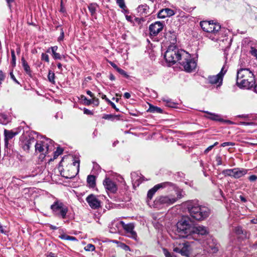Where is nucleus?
<instances>
[{"instance_id": "11", "label": "nucleus", "mask_w": 257, "mask_h": 257, "mask_svg": "<svg viewBox=\"0 0 257 257\" xmlns=\"http://www.w3.org/2000/svg\"><path fill=\"white\" fill-rule=\"evenodd\" d=\"M194 243V241H187L179 243L178 245H175L173 250L176 252H178L184 256H188L189 253V247L191 243Z\"/></svg>"}, {"instance_id": "49", "label": "nucleus", "mask_w": 257, "mask_h": 257, "mask_svg": "<svg viewBox=\"0 0 257 257\" xmlns=\"http://www.w3.org/2000/svg\"><path fill=\"white\" fill-rule=\"evenodd\" d=\"M11 54L12 57V64L14 65H16V57L15 54V51L14 50H11Z\"/></svg>"}, {"instance_id": "24", "label": "nucleus", "mask_w": 257, "mask_h": 257, "mask_svg": "<svg viewBox=\"0 0 257 257\" xmlns=\"http://www.w3.org/2000/svg\"><path fill=\"white\" fill-rule=\"evenodd\" d=\"M18 134V132H14L12 130L9 131L5 129L4 130L5 145L7 146L9 144V140L12 139Z\"/></svg>"}, {"instance_id": "38", "label": "nucleus", "mask_w": 257, "mask_h": 257, "mask_svg": "<svg viewBox=\"0 0 257 257\" xmlns=\"http://www.w3.org/2000/svg\"><path fill=\"white\" fill-rule=\"evenodd\" d=\"M163 101L165 102L166 106L168 107L172 108L177 107V103L172 101L171 99H163Z\"/></svg>"}, {"instance_id": "28", "label": "nucleus", "mask_w": 257, "mask_h": 257, "mask_svg": "<svg viewBox=\"0 0 257 257\" xmlns=\"http://www.w3.org/2000/svg\"><path fill=\"white\" fill-rule=\"evenodd\" d=\"M121 227L124 230L125 233L127 234L129 231H131L133 229H135L134 224L130 223L125 224L123 221H121Z\"/></svg>"}, {"instance_id": "19", "label": "nucleus", "mask_w": 257, "mask_h": 257, "mask_svg": "<svg viewBox=\"0 0 257 257\" xmlns=\"http://www.w3.org/2000/svg\"><path fill=\"white\" fill-rule=\"evenodd\" d=\"M86 200L92 209H97L100 206V201L93 194L88 196Z\"/></svg>"}, {"instance_id": "56", "label": "nucleus", "mask_w": 257, "mask_h": 257, "mask_svg": "<svg viewBox=\"0 0 257 257\" xmlns=\"http://www.w3.org/2000/svg\"><path fill=\"white\" fill-rule=\"evenodd\" d=\"M257 179V176L256 175H251L248 177V180L251 182H253Z\"/></svg>"}, {"instance_id": "14", "label": "nucleus", "mask_w": 257, "mask_h": 257, "mask_svg": "<svg viewBox=\"0 0 257 257\" xmlns=\"http://www.w3.org/2000/svg\"><path fill=\"white\" fill-rule=\"evenodd\" d=\"M164 23L159 21L155 22L149 26L150 34L151 36H156L163 30Z\"/></svg>"}, {"instance_id": "42", "label": "nucleus", "mask_w": 257, "mask_h": 257, "mask_svg": "<svg viewBox=\"0 0 257 257\" xmlns=\"http://www.w3.org/2000/svg\"><path fill=\"white\" fill-rule=\"evenodd\" d=\"M55 75L54 73L52 72L51 70H49V73L48 75V78L49 81L50 82H51L52 84H55Z\"/></svg>"}, {"instance_id": "40", "label": "nucleus", "mask_w": 257, "mask_h": 257, "mask_svg": "<svg viewBox=\"0 0 257 257\" xmlns=\"http://www.w3.org/2000/svg\"><path fill=\"white\" fill-rule=\"evenodd\" d=\"M63 152V149L59 147H58L56 151H55L53 153V154H54L53 158V159L51 158L50 159V161H53L55 159H56L59 155H60L61 154H62Z\"/></svg>"}, {"instance_id": "3", "label": "nucleus", "mask_w": 257, "mask_h": 257, "mask_svg": "<svg viewBox=\"0 0 257 257\" xmlns=\"http://www.w3.org/2000/svg\"><path fill=\"white\" fill-rule=\"evenodd\" d=\"M200 25L202 30L208 33L207 36L212 40H217L218 34L221 29V26L213 21H201Z\"/></svg>"}, {"instance_id": "16", "label": "nucleus", "mask_w": 257, "mask_h": 257, "mask_svg": "<svg viewBox=\"0 0 257 257\" xmlns=\"http://www.w3.org/2000/svg\"><path fill=\"white\" fill-rule=\"evenodd\" d=\"M37 134V133L36 132L31 133L28 137H26V139L22 142L21 145L24 150L28 151L31 146L35 144L36 140L33 135Z\"/></svg>"}, {"instance_id": "62", "label": "nucleus", "mask_w": 257, "mask_h": 257, "mask_svg": "<svg viewBox=\"0 0 257 257\" xmlns=\"http://www.w3.org/2000/svg\"><path fill=\"white\" fill-rule=\"evenodd\" d=\"M164 254L166 257H172L170 252H169L167 249H164Z\"/></svg>"}, {"instance_id": "55", "label": "nucleus", "mask_w": 257, "mask_h": 257, "mask_svg": "<svg viewBox=\"0 0 257 257\" xmlns=\"http://www.w3.org/2000/svg\"><path fill=\"white\" fill-rule=\"evenodd\" d=\"M10 76L11 78L17 84H20V82L16 79V77H15L13 72H11L10 73Z\"/></svg>"}, {"instance_id": "64", "label": "nucleus", "mask_w": 257, "mask_h": 257, "mask_svg": "<svg viewBox=\"0 0 257 257\" xmlns=\"http://www.w3.org/2000/svg\"><path fill=\"white\" fill-rule=\"evenodd\" d=\"M125 18L126 19V20L128 21V22H132L133 21V18L132 16H128V15H126L125 16Z\"/></svg>"}, {"instance_id": "63", "label": "nucleus", "mask_w": 257, "mask_h": 257, "mask_svg": "<svg viewBox=\"0 0 257 257\" xmlns=\"http://www.w3.org/2000/svg\"><path fill=\"white\" fill-rule=\"evenodd\" d=\"M48 226L52 230H57L58 227L51 224H48Z\"/></svg>"}, {"instance_id": "36", "label": "nucleus", "mask_w": 257, "mask_h": 257, "mask_svg": "<svg viewBox=\"0 0 257 257\" xmlns=\"http://www.w3.org/2000/svg\"><path fill=\"white\" fill-rule=\"evenodd\" d=\"M126 236L130 238L134 239L135 241H138L139 240V238L138 237L137 233L134 230V229H133L132 230H131V231H129L126 234Z\"/></svg>"}, {"instance_id": "26", "label": "nucleus", "mask_w": 257, "mask_h": 257, "mask_svg": "<svg viewBox=\"0 0 257 257\" xmlns=\"http://www.w3.org/2000/svg\"><path fill=\"white\" fill-rule=\"evenodd\" d=\"M140 16L146 17L149 13V7L146 4L140 5L137 8Z\"/></svg>"}, {"instance_id": "30", "label": "nucleus", "mask_w": 257, "mask_h": 257, "mask_svg": "<svg viewBox=\"0 0 257 257\" xmlns=\"http://www.w3.org/2000/svg\"><path fill=\"white\" fill-rule=\"evenodd\" d=\"M166 36L170 39H169L171 45H175L177 41V38L176 33L174 31H170L168 33H166Z\"/></svg>"}, {"instance_id": "60", "label": "nucleus", "mask_w": 257, "mask_h": 257, "mask_svg": "<svg viewBox=\"0 0 257 257\" xmlns=\"http://www.w3.org/2000/svg\"><path fill=\"white\" fill-rule=\"evenodd\" d=\"M109 104L116 111H119V109L117 108L115 104L111 101H109Z\"/></svg>"}, {"instance_id": "5", "label": "nucleus", "mask_w": 257, "mask_h": 257, "mask_svg": "<svg viewBox=\"0 0 257 257\" xmlns=\"http://www.w3.org/2000/svg\"><path fill=\"white\" fill-rule=\"evenodd\" d=\"M183 52L186 51L179 50L175 45H170L165 52L164 57L168 63L173 64L182 60Z\"/></svg>"}, {"instance_id": "32", "label": "nucleus", "mask_w": 257, "mask_h": 257, "mask_svg": "<svg viewBox=\"0 0 257 257\" xmlns=\"http://www.w3.org/2000/svg\"><path fill=\"white\" fill-rule=\"evenodd\" d=\"M96 179L94 175H89L87 178V183L90 188H94L96 185Z\"/></svg>"}, {"instance_id": "27", "label": "nucleus", "mask_w": 257, "mask_h": 257, "mask_svg": "<svg viewBox=\"0 0 257 257\" xmlns=\"http://www.w3.org/2000/svg\"><path fill=\"white\" fill-rule=\"evenodd\" d=\"M173 185L174 186V187H168L167 188L170 190H174L175 191L176 194L177 195V197H175V198L177 199V200L178 199L182 198L184 196L185 193L182 189L179 188L173 183Z\"/></svg>"}, {"instance_id": "23", "label": "nucleus", "mask_w": 257, "mask_h": 257, "mask_svg": "<svg viewBox=\"0 0 257 257\" xmlns=\"http://www.w3.org/2000/svg\"><path fill=\"white\" fill-rule=\"evenodd\" d=\"M203 112L208 114L209 116H206L207 118L215 121H218L220 122H225L228 123H231V121L230 120H225L223 118H221L220 115L214 113H211L208 111H202Z\"/></svg>"}, {"instance_id": "47", "label": "nucleus", "mask_w": 257, "mask_h": 257, "mask_svg": "<svg viewBox=\"0 0 257 257\" xmlns=\"http://www.w3.org/2000/svg\"><path fill=\"white\" fill-rule=\"evenodd\" d=\"M41 60L46 61L47 63L49 62V57L48 55L46 53H43L41 55Z\"/></svg>"}, {"instance_id": "25", "label": "nucleus", "mask_w": 257, "mask_h": 257, "mask_svg": "<svg viewBox=\"0 0 257 257\" xmlns=\"http://www.w3.org/2000/svg\"><path fill=\"white\" fill-rule=\"evenodd\" d=\"M121 227V223L120 221H113L110 225V232L111 233H116L119 231Z\"/></svg>"}, {"instance_id": "17", "label": "nucleus", "mask_w": 257, "mask_h": 257, "mask_svg": "<svg viewBox=\"0 0 257 257\" xmlns=\"http://www.w3.org/2000/svg\"><path fill=\"white\" fill-rule=\"evenodd\" d=\"M244 115H242V119L245 117ZM256 124L252 121H245L242 120V132L247 133H252L256 128Z\"/></svg>"}, {"instance_id": "7", "label": "nucleus", "mask_w": 257, "mask_h": 257, "mask_svg": "<svg viewBox=\"0 0 257 257\" xmlns=\"http://www.w3.org/2000/svg\"><path fill=\"white\" fill-rule=\"evenodd\" d=\"M255 84V79L252 72L247 68H242V88L249 89Z\"/></svg>"}, {"instance_id": "21", "label": "nucleus", "mask_w": 257, "mask_h": 257, "mask_svg": "<svg viewBox=\"0 0 257 257\" xmlns=\"http://www.w3.org/2000/svg\"><path fill=\"white\" fill-rule=\"evenodd\" d=\"M103 184L105 188L112 193H115L117 190L116 184L108 178H106L103 181Z\"/></svg>"}, {"instance_id": "33", "label": "nucleus", "mask_w": 257, "mask_h": 257, "mask_svg": "<svg viewBox=\"0 0 257 257\" xmlns=\"http://www.w3.org/2000/svg\"><path fill=\"white\" fill-rule=\"evenodd\" d=\"M57 49H58V47L57 46L52 47L51 53L52 54L53 58L55 60H57V59L60 60L62 59V56L59 53L56 52Z\"/></svg>"}, {"instance_id": "46", "label": "nucleus", "mask_w": 257, "mask_h": 257, "mask_svg": "<svg viewBox=\"0 0 257 257\" xmlns=\"http://www.w3.org/2000/svg\"><path fill=\"white\" fill-rule=\"evenodd\" d=\"M117 71L121 75H122L124 77L126 78H128L129 77V75L127 74V73L124 71L123 70V69H121V68H119L118 69V70H117Z\"/></svg>"}, {"instance_id": "15", "label": "nucleus", "mask_w": 257, "mask_h": 257, "mask_svg": "<svg viewBox=\"0 0 257 257\" xmlns=\"http://www.w3.org/2000/svg\"><path fill=\"white\" fill-rule=\"evenodd\" d=\"M242 44L247 45L250 47V54L257 60V49L255 48L257 47V41L250 38H246L242 42Z\"/></svg>"}, {"instance_id": "2", "label": "nucleus", "mask_w": 257, "mask_h": 257, "mask_svg": "<svg viewBox=\"0 0 257 257\" xmlns=\"http://www.w3.org/2000/svg\"><path fill=\"white\" fill-rule=\"evenodd\" d=\"M187 208L190 216L197 221L206 219L210 214V210L206 206L199 205L198 201H190L187 203Z\"/></svg>"}, {"instance_id": "39", "label": "nucleus", "mask_w": 257, "mask_h": 257, "mask_svg": "<svg viewBox=\"0 0 257 257\" xmlns=\"http://www.w3.org/2000/svg\"><path fill=\"white\" fill-rule=\"evenodd\" d=\"M240 71H241V68H238L237 71L236 84L233 87V91H235L236 90V86H237L239 88H241V82L238 81V75H239V74Z\"/></svg>"}, {"instance_id": "48", "label": "nucleus", "mask_w": 257, "mask_h": 257, "mask_svg": "<svg viewBox=\"0 0 257 257\" xmlns=\"http://www.w3.org/2000/svg\"><path fill=\"white\" fill-rule=\"evenodd\" d=\"M81 98L84 101V103L86 105H88L92 103L91 99H88L85 96L83 95L81 96Z\"/></svg>"}, {"instance_id": "35", "label": "nucleus", "mask_w": 257, "mask_h": 257, "mask_svg": "<svg viewBox=\"0 0 257 257\" xmlns=\"http://www.w3.org/2000/svg\"><path fill=\"white\" fill-rule=\"evenodd\" d=\"M148 111L152 113H162L163 109L158 106L150 105Z\"/></svg>"}, {"instance_id": "52", "label": "nucleus", "mask_w": 257, "mask_h": 257, "mask_svg": "<svg viewBox=\"0 0 257 257\" xmlns=\"http://www.w3.org/2000/svg\"><path fill=\"white\" fill-rule=\"evenodd\" d=\"M64 37V33L63 29H61V33L60 36L58 38V41L60 42L63 40Z\"/></svg>"}, {"instance_id": "4", "label": "nucleus", "mask_w": 257, "mask_h": 257, "mask_svg": "<svg viewBox=\"0 0 257 257\" xmlns=\"http://www.w3.org/2000/svg\"><path fill=\"white\" fill-rule=\"evenodd\" d=\"M35 152L41 153L43 157L55 149L54 142L50 139L44 138L42 140L37 141L35 145Z\"/></svg>"}, {"instance_id": "43", "label": "nucleus", "mask_w": 257, "mask_h": 257, "mask_svg": "<svg viewBox=\"0 0 257 257\" xmlns=\"http://www.w3.org/2000/svg\"><path fill=\"white\" fill-rule=\"evenodd\" d=\"M118 115H113L111 114H104L102 116V118L108 120H113L115 118H118Z\"/></svg>"}, {"instance_id": "9", "label": "nucleus", "mask_w": 257, "mask_h": 257, "mask_svg": "<svg viewBox=\"0 0 257 257\" xmlns=\"http://www.w3.org/2000/svg\"><path fill=\"white\" fill-rule=\"evenodd\" d=\"M80 160L75 161L72 164L67 166L68 172L62 171L61 175L62 177L67 179H71L75 177L79 171Z\"/></svg>"}, {"instance_id": "22", "label": "nucleus", "mask_w": 257, "mask_h": 257, "mask_svg": "<svg viewBox=\"0 0 257 257\" xmlns=\"http://www.w3.org/2000/svg\"><path fill=\"white\" fill-rule=\"evenodd\" d=\"M175 15L174 11L169 8H165L161 10L158 13V17L164 19L166 17H170Z\"/></svg>"}, {"instance_id": "13", "label": "nucleus", "mask_w": 257, "mask_h": 257, "mask_svg": "<svg viewBox=\"0 0 257 257\" xmlns=\"http://www.w3.org/2000/svg\"><path fill=\"white\" fill-rule=\"evenodd\" d=\"M177 201V199L172 196H161L157 197L155 200L156 205L162 204L170 205Z\"/></svg>"}, {"instance_id": "29", "label": "nucleus", "mask_w": 257, "mask_h": 257, "mask_svg": "<svg viewBox=\"0 0 257 257\" xmlns=\"http://www.w3.org/2000/svg\"><path fill=\"white\" fill-rule=\"evenodd\" d=\"M98 7V5L95 3L90 4L88 7V10L90 12L91 15L94 17L95 19L96 18V9Z\"/></svg>"}, {"instance_id": "6", "label": "nucleus", "mask_w": 257, "mask_h": 257, "mask_svg": "<svg viewBox=\"0 0 257 257\" xmlns=\"http://www.w3.org/2000/svg\"><path fill=\"white\" fill-rule=\"evenodd\" d=\"M50 209L54 216L62 219L66 218L68 208L61 200L56 199L50 206Z\"/></svg>"}, {"instance_id": "50", "label": "nucleus", "mask_w": 257, "mask_h": 257, "mask_svg": "<svg viewBox=\"0 0 257 257\" xmlns=\"http://www.w3.org/2000/svg\"><path fill=\"white\" fill-rule=\"evenodd\" d=\"M215 161L217 165H221L222 164L221 157L219 155H217L215 157Z\"/></svg>"}, {"instance_id": "18", "label": "nucleus", "mask_w": 257, "mask_h": 257, "mask_svg": "<svg viewBox=\"0 0 257 257\" xmlns=\"http://www.w3.org/2000/svg\"><path fill=\"white\" fill-rule=\"evenodd\" d=\"M232 231L231 233V239L232 241L236 242V239L237 241H240L241 237V229L240 226L238 224H233L232 225Z\"/></svg>"}, {"instance_id": "58", "label": "nucleus", "mask_w": 257, "mask_h": 257, "mask_svg": "<svg viewBox=\"0 0 257 257\" xmlns=\"http://www.w3.org/2000/svg\"><path fill=\"white\" fill-rule=\"evenodd\" d=\"M213 146L212 145H211L210 146H209L208 148H207L204 153L205 154H207V153H208L213 148Z\"/></svg>"}, {"instance_id": "8", "label": "nucleus", "mask_w": 257, "mask_h": 257, "mask_svg": "<svg viewBox=\"0 0 257 257\" xmlns=\"http://www.w3.org/2000/svg\"><path fill=\"white\" fill-rule=\"evenodd\" d=\"M182 55L183 58L179 63L183 66L186 72H192L196 68L197 65L196 61L191 58L190 54L187 52H183Z\"/></svg>"}, {"instance_id": "20", "label": "nucleus", "mask_w": 257, "mask_h": 257, "mask_svg": "<svg viewBox=\"0 0 257 257\" xmlns=\"http://www.w3.org/2000/svg\"><path fill=\"white\" fill-rule=\"evenodd\" d=\"M222 173L225 176L233 177L235 178H239L241 177V171L238 168L225 169L222 171Z\"/></svg>"}, {"instance_id": "59", "label": "nucleus", "mask_w": 257, "mask_h": 257, "mask_svg": "<svg viewBox=\"0 0 257 257\" xmlns=\"http://www.w3.org/2000/svg\"><path fill=\"white\" fill-rule=\"evenodd\" d=\"M121 246L125 251L130 250V246L124 243H122Z\"/></svg>"}, {"instance_id": "12", "label": "nucleus", "mask_w": 257, "mask_h": 257, "mask_svg": "<svg viewBox=\"0 0 257 257\" xmlns=\"http://www.w3.org/2000/svg\"><path fill=\"white\" fill-rule=\"evenodd\" d=\"M168 187H174V186L173 185V183L170 182H165L156 185L153 188L148 191L147 194V199L148 200H151L157 190L160 188H165Z\"/></svg>"}, {"instance_id": "54", "label": "nucleus", "mask_w": 257, "mask_h": 257, "mask_svg": "<svg viewBox=\"0 0 257 257\" xmlns=\"http://www.w3.org/2000/svg\"><path fill=\"white\" fill-rule=\"evenodd\" d=\"M92 103L94 104L95 105H98L99 104V100L98 98H96L94 96V97H92Z\"/></svg>"}, {"instance_id": "37", "label": "nucleus", "mask_w": 257, "mask_h": 257, "mask_svg": "<svg viewBox=\"0 0 257 257\" xmlns=\"http://www.w3.org/2000/svg\"><path fill=\"white\" fill-rule=\"evenodd\" d=\"M126 236L130 238L134 239L135 241H138L139 240V238L138 237L137 233L134 230V229H133L132 230H131V231H129L126 234Z\"/></svg>"}, {"instance_id": "1", "label": "nucleus", "mask_w": 257, "mask_h": 257, "mask_svg": "<svg viewBox=\"0 0 257 257\" xmlns=\"http://www.w3.org/2000/svg\"><path fill=\"white\" fill-rule=\"evenodd\" d=\"M177 231L180 237L194 239L209 253H216L218 250L213 239H207L206 236L209 232L205 226H192L185 218H182L177 223Z\"/></svg>"}, {"instance_id": "41", "label": "nucleus", "mask_w": 257, "mask_h": 257, "mask_svg": "<svg viewBox=\"0 0 257 257\" xmlns=\"http://www.w3.org/2000/svg\"><path fill=\"white\" fill-rule=\"evenodd\" d=\"M59 237L60 238H61L62 239H64V240H71V241H75V240H77L76 237L68 235H66L65 234H61V235H60Z\"/></svg>"}, {"instance_id": "31", "label": "nucleus", "mask_w": 257, "mask_h": 257, "mask_svg": "<svg viewBox=\"0 0 257 257\" xmlns=\"http://www.w3.org/2000/svg\"><path fill=\"white\" fill-rule=\"evenodd\" d=\"M22 66L26 73L30 76H31L32 71L31 70V68L24 57H22Z\"/></svg>"}, {"instance_id": "53", "label": "nucleus", "mask_w": 257, "mask_h": 257, "mask_svg": "<svg viewBox=\"0 0 257 257\" xmlns=\"http://www.w3.org/2000/svg\"><path fill=\"white\" fill-rule=\"evenodd\" d=\"M137 174L135 172L131 173L132 179L133 180V181H135V183H137V181H138V179H136V177H137Z\"/></svg>"}, {"instance_id": "45", "label": "nucleus", "mask_w": 257, "mask_h": 257, "mask_svg": "<svg viewBox=\"0 0 257 257\" xmlns=\"http://www.w3.org/2000/svg\"><path fill=\"white\" fill-rule=\"evenodd\" d=\"M116 4L121 9H124L126 8L124 0H116Z\"/></svg>"}, {"instance_id": "61", "label": "nucleus", "mask_w": 257, "mask_h": 257, "mask_svg": "<svg viewBox=\"0 0 257 257\" xmlns=\"http://www.w3.org/2000/svg\"><path fill=\"white\" fill-rule=\"evenodd\" d=\"M109 63L110 64V65L113 68H114L116 71L118 70V69H119V68L117 67V66L113 62H111V61H109Z\"/></svg>"}, {"instance_id": "34", "label": "nucleus", "mask_w": 257, "mask_h": 257, "mask_svg": "<svg viewBox=\"0 0 257 257\" xmlns=\"http://www.w3.org/2000/svg\"><path fill=\"white\" fill-rule=\"evenodd\" d=\"M10 122V118L8 115L4 113H0V123L6 125Z\"/></svg>"}, {"instance_id": "51", "label": "nucleus", "mask_w": 257, "mask_h": 257, "mask_svg": "<svg viewBox=\"0 0 257 257\" xmlns=\"http://www.w3.org/2000/svg\"><path fill=\"white\" fill-rule=\"evenodd\" d=\"M5 74L3 72L2 70H0V85L2 84V82L5 80Z\"/></svg>"}, {"instance_id": "44", "label": "nucleus", "mask_w": 257, "mask_h": 257, "mask_svg": "<svg viewBox=\"0 0 257 257\" xmlns=\"http://www.w3.org/2000/svg\"><path fill=\"white\" fill-rule=\"evenodd\" d=\"M95 249V246L92 244H88L84 247V249L88 251H94Z\"/></svg>"}, {"instance_id": "10", "label": "nucleus", "mask_w": 257, "mask_h": 257, "mask_svg": "<svg viewBox=\"0 0 257 257\" xmlns=\"http://www.w3.org/2000/svg\"><path fill=\"white\" fill-rule=\"evenodd\" d=\"M227 71V68L225 65L223 66L220 72L215 75H209L207 80L211 84H216L217 86H220L222 84L223 78Z\"/></svg>"}, {"instance_id": "57", "label": "nucleus", "mask_w": 257, "mask_h": 257, "mask_svg": "<svg viewBox=\"0 0 257 257\" xmlns=\"http://www.w3.org/2000/svg\"><path fill=\"white\" fill-rule=\"evenodd\" d=\"M233 145L234 144L231 142H224L221 144V146L222 147H225L226 146H228L230 145L233 146Z\"/></svg>"}]
</instances>
